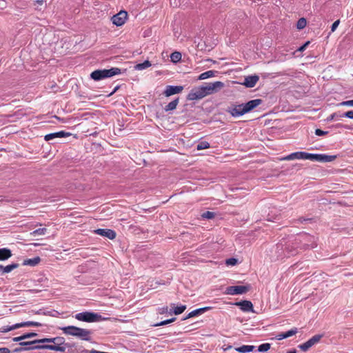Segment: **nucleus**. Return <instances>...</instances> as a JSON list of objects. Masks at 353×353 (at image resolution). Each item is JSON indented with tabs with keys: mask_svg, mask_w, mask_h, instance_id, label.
<instances>
[{
	"mask_svg": "<svg viewBox=\"0 0 353 353\" xmlns=\"http://www.w3.org/2000/svg\"><path fill=\"white\" fill-rule=\"evenodd\" d=\"M74 318L78 321L88 323L98 322L103 319L100 314L92 312L77 313Z\"/></svg>",
	"mask_w": 353,
	"mask_h": 353,
	"instance_id": "7ed1b4c3",
	"label": "nucleus"
},
{
	"mask_svg": "<svg viewBox=\"0 0 353 353\" xmlns=\"http://www.w3.org/2000/svg\"><path fill=\"white\" fill-rule=\"evenodd\" d=\"M294 159H309V153L305 152H295L281 159V160L284 161H291Z\"/></svg>",
	"mask_w": 353,
	"mask_h": 353,
	"instance_id": "f8f14e48",
	"label": "nucleus"
},
{
	"mask_svg": "<svg viewBox=\"0 0 353 353\" xmlns=\"http://www.w3.org/2000/svg\"><path fill=\"white\" fill-rule=\"evenodd\" d=\"M121 73V70L119 68H111L110 69L94 70L90 74V77L94 81H100L105 78L120 74Z\"/></svg>",
	"mask_w": 353,
	"mask_h": 353,
	"instance_id": "f03ea898",
	"label": "nucleus"
},
{
	"mask_svg": "<svg viewBox=\"0 0 353 353\" xmlns=\"http://www.w3.org/2000/svg\"><path fill=\"white\" fill-rule=\"evenodd\" d=\"M52 343V338H43L29 342H21L19 345H33L35 343Z\"/></svg>",
	"mask_w": 353,
	"mask_h": 353,
	"instance_id": "4be33fe9",
	"label": "nucleus"
},
{
	"mask_svg": "<svg viewBox=\"0 0 353 353\" xmlns=\"http://www.w3.org/2000/svg\"><path fill=\"white\" fill-rule=\"evenodd\" d=\"M41 259L39 256L34 257L33 259H29L24 260L23 262V265H30V266H35L40 262Z\"/></svg>",
	"mask_w": 353,
	"mask_h": 353,
	"instance_id": "a878e982",
	"label": "nucleus"
},
{
	"mask_svg": "<svg viewBox=\"0 0 353 353\" xmlns=\"http://www.w3.org/2000/svg\"><path fill=\"white\" fill-rule=\"evenodd\" d=\"M38 3L42 5L43 3V0H37V1Z\"/></svg>",
	"mask_w": 353,
	"mask_h": 353,
	"instance_id": "5fc2aeb1",
	"label": "nucleus"
},
{
	"mask_svg": "<svg viewBox=\"0 0 353 353\" xmlns=\"http://www.w3.org/2000/svg\"><path fill=\"white\" fill-rule=\"evenodd\" d=\"M210 307H201V308L194 310L192 311L191 312H190L185 319L201 314L203 313L204 312L210 310Z\"/></svg>",
	"mask_w": 353,
	"mask_h": 353,
	"instance_id": "5701e85b",
	"label": "nucleus"
},
{
	"mask_svg": "<svg viewBox=\"0 0 353 353\" xmlns=\"http://www.w3.org/2000/svg\"><path fill=\"white\" fill-rule=\"evenodd\" d=\"M225 87L224 83L221 81H215L213 83H206L203 85L205 97L208 95L217 93Z\"/></svg>",
	"mask_w": 353,
	"mask_h": 353,
	"instance_id": "20e7f679",
	"label": "nucleus"
},
{
	"mask_svg": "<svg viewBox=\"0 0 353 353\" xmlns=\"http://www.w3.org/2000/svg\"><path fill=\"white\" fill-rule=\"evenodd\" d=\"M288 353H296V352L295 350H294V351L288 352Z\"/></svg>",
	"mask_w": 353,
	"mask_h": 353,
	"instance_id": "6e6d98bb",
	"label": "nucleus"
},
{
	"mask_svg": "<svg viewBox=\"0 0 353 353\" xmlns=\"http://www.w3.org/2000/svg\"><path fill=\"white\" fill-rule=\"evenodd\" d=\"M171 61L174 63H177L181 59V54L179 52H172L170 55Z\"/></svg>",
	"mask_w": 353,
	"mask_h": 353,
	"instance_id": "2f4dec72",
	"label": "nucleus"
},
{
	"mask_svg": "<svg viewBox=\"0 0 353 353\" xmlns=\"http://www.w3.org/2000/svg\"><path fill=\"white\" fill-rule=\"evenodd\" d=\"M128 13L125 11H120L117 14H114L111 20L113 24L117 26H121L123 25L127 19Z\"/></svg>",
	"mask_w": 353,
	"mask_h": 353,
	"instance_id": "9b49d317",
	"label": "nucleus"
},
{
	"mask_svg": "<svg viewBox=\"0 0 353 353\" xmlns=\"http://www.w3.org/2000/svg\"><path fill=\"white\" fill-rule=\"evenodd\" d=\"M228 265H234L237 263V259L235 258H230L225 261Z\"/></svg>",
	"mask_w": 353,
	"mask_h": 353,
	"instance_id": "37998d69",
	"label": "nucleus"
},
{
	"mask_svg": "<svg viewBox=\"0 0 353 353\" xmlns=\"http://www.w3.org/2000/svg\"><path fill=\"white\" fill-rule=\"evenodd\" d=\"M167 311H168V307H163V308L161 309V311L160 312V313H161V314H163V313H164V312H167Z\"/></svg>",
	"mask_w": 353,
	"mask_h": 353,
	"instance_id": "603ef678",
	"label": "nucleus"
},
{
	"mask_svg": "<svg viewBox=\"0 0 353 353\" xmlns=\"http://www.w3.org/2000/svg\"><path fill=\"white\" fill-rule=\"evenodd\" d=\"M205 93L203 86L194 88L191 90L187 96V99L190 101H194L205 97Z\"/></svg>",
	"mask_w": 353,
	"mask_h": 353,
	"instance_id": "6e6552de",
	"label": "nucleus"
},
{
	"mask_svg": "<svg viewBox=\"0 0 353 353\" xmlns=\"http://www.w3.org/2000/svg\"><path fill=\"white\" fill-rule=\"evenodd\" d=\"M243 312H253V305L250 301H242L236 303Z\"/></svg>",
	"mask_w": 353,
	"mask_h": 353,
	"instance_id": "a211bd4d",
	"label": "nucleus"
},
{
	"mask_svg": "<svg viewBox=\"0 0 353 353\" xmlns=\"http://www.w3.org/2000/svg\"><path fill=\"white\" fill-rule=\"evenodd\" d=\"M22 345V346H26V347H24V349H25V348H27V347H33V346H32V345ZM23 350H23V348H20V349L17 348V349H15V350H14V351H15V352H20V351H23Z\"/></svg>",
	"mask_w": 353,
	"mask_h": 353,
	"instance_id": "3c124183",
	"label": "nucleus"
},
{
	"mask_svg": "<svg viewBox=\"0 0 353 353\" xmlns=\"http://www.w3.org/2000/svg\"><path fill=\"white\" fill-rule=\"evenodd\" d=\"M18 326V328L22 327H26V326H35L39 327L41 326V324L39 322H34V321H26L20 323H17Z\"/></svg>",
	"mask_w": 353,
	"mask_h": 353,
	"instance_id": "7c9ffc66",
	"label": "nucleus"
},
{
	"mask_svg": "<svg viewBox=\"0 0 353 353\" xmlns=\"http://www.w3.org/2000/svg\"><path fill=\"white\" fill-rule=\"evenodd\" d=\"M328 132L327 131H323L320 129H316L315 130V134L317 136H323L327 134Z\"/></svg>",
	"mask_w": 353,
	"mask_h": 353,
	"instance_id": "a18cd8bd",
	"label": "nucleus"
},
{
	"mask_svg": "<svg viewBox=\"0 0 353 353\" xmlns=\"http://www.w3.org/2000/svg\"><path fill=\"white\" fill-rule=\"evenodd\" d=\"M12 252L8 248H0V261H6L12 256Z\"/></svg>",
	"mask_w": 353,
	"mask_h": 353,
	"instance_id": "412c9836",
	"label": "nucleus"
},
{
	"mask_svg": "<svg viewBox=\"0 0 353 353\" xmlns=\"http://www.w3.org/2000/svg\"><path fill=\"white\" fill-rule=\"evenodd\" d=\"M94 233L111 240L116 237V232L110 229H97L94 230Z\"/></svg>",
	"mask_w": 353,
	"mask_h": 353,
	"instance_id": "4468645a",
	"label": "nucleus"
},
{
	"mask_svg": "<svg viewBox=\"0 0 353 353\" xmlns=\"http://www.w3.org/2000/svg\"><path fill=\"white\" fill-rule=\"evenodd\" d=\"M341 116V114H339L338 113L336 112H334L333 114H332L331 115H330L327 119V121H332V120H334V119H340L342 117H340Z\"/></svg>",
	"mask_w": 353,
	"mask_h": 353,
	"instance_id": "a19ab883",
	"label": "nucleus"
},
{
	"mask_svg": "<svg viewBox=\"0 0 353 353\" xmlns=\"http://www.w3.org/2000/svg\"><path fill=\"white\" fill-rule=\"evenodd\" d=\"M117 89H118V87H116V88L114 89V90H113L111 93H110V94H108V96H111V95H112V94H114V93L117 90Z\"/></svg>",
	"mask_w": 353,
	"mask_h": 353,
	"instance_id": "864d4df0",
	"label": "nucleus"
},
{
	"mask_svg": "<svg viewBox=\"0 0 353 353\" xmlns=\"http://www.w3.org/2000/svg\"><path fill=\"white\" fill-rule=\"evenodd\" d=\"M339 105L345 106H353V100L343 101Z\"/></svg>",
	"mask_w": 353,
	"mask_h": 353,
	"instance_id": "49530a36",
	"label": "nucleus"
},
{
	"mask_svg": "<svg viewBox=\"0 0 353 353\" xmlns=\"http://www.w3.org/2000/svg\"><path fill=\"white\" fill-rule=\"evenodd\" d=\"M185 308H186L185 305L177 306L174 309L173 312L174 313V314L178 315V314L183 313L184 312V310H185Z\"/></svg>",
	"mask_w": 353,
	"mask_h": 353,
	"instance_id": "4c0bfd02",
	"label": "nucleus"
},
{
	"mask_svg": "<svg viewBox=\"0 0 353 353\" xmlns=\"http://www.w3.org/2000/svg\"><path fill=\"white\" fill-rule=\"evenodd\" d=\"M301 241H304V243L303 245L304 248H314L316 246V244L314 243V237L308 235V234H303L301 236Z\"/></svg>",
	"mask_w": 353,
	"mask_h": 353,
	"instance_id": "f3484780",
	"label": "nucleus"
},
{
	"mask_svg": "<svg viewBox=\"0 0 353 353\" xmlns=\"http://www.w3.org/2000/svg\"><path fill=\"white\" fill-rule=\"evenodd\" d=\"M24 350H50L63 352L65 351V347L63 346H59L58 345L54 343V345H35V347H29L25 348Z\"/></svg>",
	"mask_w": 353,
	"mask_h": 353,
	"instance_id": "1a4fd4ad",
	"label": "nucleus"
},
{
	"mask_svg": "<svg viewBox=\"0 0 353 353\" xmlns=\"http://www.w3.org/2000/svg\"><path fill=\"white\" fill-rule=\"evenodd\" d=\"M65 339L63 337L58 336L52 338V343L58 345L59 346H62L65 343Z\"/></svg>",
	"mask_w": 353,
	"mask_h": 353,
	"instance_id": "f704fd0d",
	"label": "nucleus"
},
{
	"mask_svg": "<svg viewBox=\"0 0 353 353\" xmlns=\"http://www.w3.org/2000/svg\"><path fill=\"white\" fill-rule=\"evenodd\" d=\"M309 43H310V41H307L305 44H303L299 48V51H300V52L304 51Z\"/></svg>",
	"mask_w": 353,
	"mask_h": 353,
	"instance_id": "09e8293b",
	"label": "nucleus"
},
{
	"mask_svg": "<svg viewBox=\"0 0 353 353\" xmlns=\"http://www.w3.org/2000/svg\"><path fill=\"white\" fill-rule=\"evenodd\" d=\"M37 335V334L35 332H30V333L24 334L20 336L14 337V338H13L12 340H13V341L21 343V342H22L21 341H23L24 339H30V338L36 336Z\"/></svg>",
	"mask_w": 353,
	"mask_h": 353,
	"instance_id": "b1692460",
	"label": "nucleus"
},
{
	"mask_svg": "<svg viewBox=\"0 0 353 353\" xmlns=\"http://www.w3.org/2000/svg\"><path fill=\"white\" fill-rule=\"evenodd\" d=\"M183 90V86L181 85H167L163 92V94L165 97H170L181 92Z\"/></svg>",
	"mask_w": 353,
	"mask_h": 353,
	"instance_id": "ddd939ff",
	"label": "nucleus"
},
{
	"mask_svg": "<svg viewBox=\"0 0 353 353\" xmlns=\"http://www.w3.org/2000/svg\"><path fill=\"white\" fill-rule=\"evenodd\" d=\"M210 148V143L207 141H201L199 143L196 145V149L198 150H201L204 149H207Z\"/></svg>",
	"mask_w": 353,
	"mask_h": 353,
	"instance_id": "c9c22d12",
	"label": "nucleus"
},
{
	"mask_svg": "<svg viewBox=\"0 0 353 353\" xmlns=\"http://www.w3.org/2000/svg\"><path fill=\"white\" fill-rule=\"evenodd\" d=\"M296 333H297V329L294 328V329L287 331L286 332L279 334L276 338L278 340H282L283 339H287L288 337H290V336L296 334Z\"/></svg>",
	"mask_w": 353,
	"mask_h": 353,
	"instance_id": "aec40b11",
	"label": "nucleus"
},
{
	"mask_svg": "<svg viewBox=\"0 0 353 353\" xmlns=\"http://www.w3.org/2000/svg\"><path fill=\"white\" fill-rule=\"evenodd\" d=\"M262 103V100L260 99H253L251 101H249L248 102L245 103V109L247 111V113L254 110L255 108H256L258 105Z\"/></svg>",
	"mask_w": 353,
	"mask_h": 353,
	"instance_id": "6ab92c4d",
	"label": "nucleus"
},
{
	"mask_svg": "<svg viewBox=\"0 0 353 353\" xmlns=\"http://www.w3.org/2000/svg\"><path fill=\"white\" fill-rule=\"evenodd\" d=\"M1 268H3V265H0V271H1Z\"/></svg>",
	"mask_w": 353,
	"mask_h": 353,
	"instance_id": "4d7b16f0",
	"label": "nucleus"
},
{
	"mask_svg": "<svg viewBox=\"0 0 353 353\" xmlns=\"http://www.w3.org/2000/svg\"><path fill=\"white\" fill-rule=\"evenodd\" d=\"M70 132H65L64 131H59L57 132L48 134L45 136L44 139L47 141L52 140L55 138H63L70 136Z\"/></svg>",
	"mask_w": 353,
	"mask_h": 353,
	"instance_id": "dca6fc26",
	"label": "nucleus"
},
{
	"mask_svg": "<svg viewBox=\"0 0 353 353\" xmlns=\"http://www.w3.org/2000/svg\"><path fill=\"white\" fill-rule=\"evenodd\" d=\"M229 112L234 117H239L247 113L245 103L232 105Z\"/></svg>",
	"mask_w": 353,
	"mask_h": 353,
	"instance_id": "9d476101",
	"label": "nucleus"
},
{
	"mask_svg": "<svg viewBox=\"0 0 353 353\" xmlns=\"http://www.w3.org/2000/svg\"><path fill=\"white\" fill-rule=\"evenodd\" d=\"M322 337H323L322 334H316V335L313 336L312 338H310L309 340H307L306 342L299 345L298 347L302 351L306 352L310 347H312L314 345L317 344L321 341Z\"/></svg>",
	"mask_w": 353,
	"mask_h": 353,
	"instance_id": "39448f33",
	"label": "nucleus"
},
{
	"mask_svg": "<svg viewBox=\"0 0 353 353\" xmlns=\"http://www.w3.org/2000/svg\"><path fill=\"white\" fill-rule=\"evenodd\" d=\"M47 232V229L45 228H39L37 230H34L33 232H30V235L36 236L39 235H44L46 234Z\"/></svg>",
	"mask_w": 353,
	"mask_h": 353,
	"instance_id": "473e14b6",
	"label": "nucleus"
},
{
	"mask_svg": "<svg viewBox=\"0 0 353 353\" xmlns=\"http://www.w3.org/2000/svg\"><path fill=\"white\" fill-rule=\"evenodd\" d=\"M151 63L146 60L143 63H138L134 66V69L137 70H143L151 66Z\"/></svg>",
	"mask_w": 353,
	"mask_h": 353,
	"instance_id": "c85d7f7f",
	"label": "nucleus"
},
{
	"mask_svg": "<svg viewBox=\"0 0 353 353\" xmlns=\"http://www.w3.org/2000/svg\"><path fill=\"white\" fill-rule=\"evenodd\" d=\"M61 330L66 335L75 336L81 340L88 341L91 340V336L92 334V332L91 330L73 325L63 327Z\"/></svg>",
	"mask_w": 353,
	"mask_h": 353,
	"instance_id": "f257e3e1",
	"label": "nucleus"
},
{
	"mask_svg": "<svg viewBox=\"0 0 353 353\" xmlns=\"http://www.w3.org/2000/svg\"><path fill=\"white\" fill-rule=\"evenodd\" d=\"M270 343H263L258 347V351L260 352H267L268 350H270Z\"/></svg>",
	"mask_w": 353,
	"mask_h": 353,
	"instance_id": "e433bc0d",
	"label": "nucleus"
},
{
	"mask_svg": "<svg viewBox=\"0 0 353 353\" xmlns=\"http://www.w3.org/2000/svg\"><path fill=\"white\" fill-rule=\"evenodd\" d=\"M0 353H10V351L7 347H0Z\"/></svg>",
	"mask_w": 353,
	"mask_h": 353,
	"instance_id": "8fccbe9b",
	"label": "nucleus"
},
{
	"mask_svg": "<svg viewBox=\"0 0 353 353\" xmlns=\"http://www.w3.org/2000/svg\"><path fill=\"white\" fill-rule=\"evenodd\" d=\"M341 117H347L349 119H353V110H350V111H347L346 112H345L344 114H341Z\"/></svg>",
	"mask_w": 353,
	"mask_h": 353,
	"instance_id": "c03bdc74",
	"label": "nucleus"
},
{
	"mask_svg": "<svg viewBox=\"0 0 353 353\" xmlns=\"http://www.w3.org/2000/svg\"><path fill=\"white\" fill-rule=\"evenodd\" d=\"M217 73V71L214 70H208L205 72L201 73L199 77V80H204L208 78H211L215 76V74Z\"/></svg>",
	"mask_w": 353,
	"mask_h": 353,
	"instance_id": "393cba45",
	"label": "nucleus"
},
{
	"mask_svg": "<svg viewBox=\"0 0 353 353\" xmlns=\"http://www.w3.org/2000/svg\"><path fill=\"white\" fill-rule=\"evenodd\" d=\"M18 267V263H12L6 266H3V268H1V271L3 272V274L9 273L12 272L13 270L17 268Z\"/></svg>",
	"mask_w": 353,
	"mask_h": 353,
	"instance_id": "c756f323",
	"label": "nucleus"
},
{
	"mask_svg": "<svg viewBox=\"0 0 353 353\" xmlns=\"http://www.w3.org/2000/svg\"><path fill=\"white\" fill-rule=\"evenodd\" d=\"M306 24H307L306 19L305 18H301L297 21L296 28L299 30H302L306 26Z\"/></svg>",
	"mask_w": 353,
	"mask_h": 353,
	"instance_id": "72a5a7b5",
	"label": "nucleus"
},
{
	"mask_svg": "<svg viewBox=\"0 0 353 353\" xmlns=\"http://www.w3.org/2000/svg\"><path fill=\"white\" fill-rule=\"evenodd\" d=\"M175 320H176V318H172V319H170L165 320V321H161L160 323H158L155 324L154 326L165 325H167L168 323L174 322Z\"/></svg>",
	"mask_w": 353,
	"mask_h": 353,
	"instance_id": "ea45409f",
	"label": "nucleus"
},
{
	"mask_svg": "<svg viewBox=\"0 0 353 353\" xmlns=\"http://www.w3.org/2000/svg\"><path fill=\"white\" fill-rule=\"evenodd\" d=\"M18 326L17 324H14L11 326H6V327H2V332H10V331H12V330H14L15 329H18Z\"/></svg>",
	"mask_w": 353,
	"mask_h": 353,
	"instance_id": "58836bf2",
	"label": "nucleus"
},
{
	"mask_svg": "<svg viewBox=\"0 0 353 353\" xmlns=\"http://www.w3.org/2000/svg\"><path fill=\"white\" fill-rule=\"evenodd\" d=\"M178 103H179V99L177 98V99H174L171 102H170L167 105H165L164 108V110L165 112L174 110L176 108Z\"/></svg>",
	"mask_w": 353,
	"mask_h": 353,
	"instance_id": "bb28decb",
	"label": "nucleus"
},
{
	"mask_svg": "<svg viewBox=\"0 0 353 353\" xmlns=\"http://www.w3.org/2000/svg\"><path fill=\"white\" fill-rule=\"evenodd\" d=\"M336 156L327 155L325 154H311L309 153V160L319 162H331L335 160Z\"/></svg>",
	"mask_w": 353,
	"mask_h": 353,
	"instance_id": "0eeeda50",
	"label": "nucleus"
},
{
	"mask_svg": "<svg viewBox=\"0 0 353 353\" xmlns=\"http://www.w3.org/2000/svg\"><path fill=\"white\" fill-rule=\"evenodd\" d=\"M250 287L249 285H234L226 288L225 293L229 295L243 294L248 292Z\"/></svg>",
	"mask_w": 353,
	"mask_h": 353,
	"instance_id": "423d86ee",
	"label": "nucleus"
},
{
	"mask_svg": "<svg viewBox=\"0 0 353 353\" xmlns=\"http://www.w3.org/2000/svg\"><path fill=\"white\" fill-rule=\"evenodd\" d=\"M259 80V77L256 74L248 76L245 77L244 82L242 84L247 88H253L255 86Z\"/></svg>",
	"mask_w": 353,
	"mask_h": 353,
	"instance_id": "2eb2a0df",
	"label": "nucleus"
},
{
	"mask_svg": "<svg viewBox=\"0 0 353 353\" xmlns=\"http://www.w3.org/2000/svg\"><path fill=\"white\" fill-rule=\"evenodd\" d=\"M214 216V214L212 212L207 211L202 214V217L208 219H212Z\"/></svg>",
	"mask_w": 353,
	"mask_h": 353,
	"instance_id": "79ce46f5",
	"label": "nucleus"
},
{
	"mask_svg": "<svg viewBox=\"0 0 353 353\" xmlns=\"http://www.w3.org/2000/svg\"><path fill=\"white\" fill-rule=\"evenodd\" d=\"M339 23H340V21L339 20H336V21H334L332 26H331V31L332 32H334L335 30L337 28L338 26L339 25Z\"/></svg>",
	"mask_w": 353,
	"mask_h": 353,
	"instance_id": "de8ad7c7",
	"label": "nucleus"
},
{
	"mask_svg": "<svg viewBox=\"0 0 353 353\" xmlns=\"http://www.w3.org/2000/svg\"><path fill=\"white\" fill-rule=\"evenodd\" d=\"M255 347L254 345H243L241 347H236L235 350L241 353H247L252 352Z\"/></svg>",
	"mask_w": 353,
	"mask_h": 353,
	"instance_id": "cd10ccee",
	"label": "nucleus"
}]
</instances>
